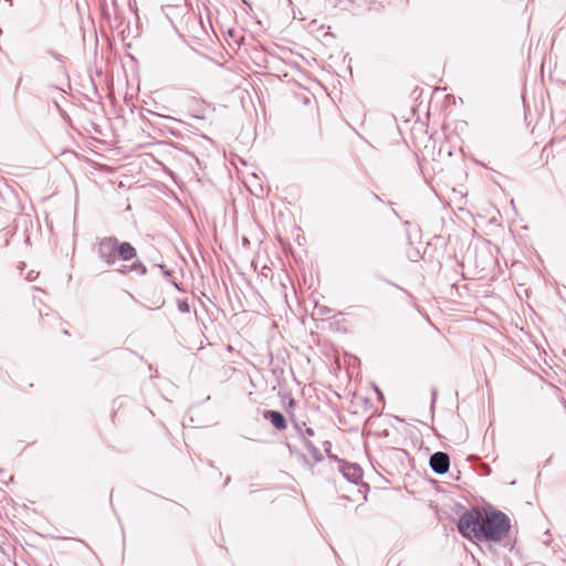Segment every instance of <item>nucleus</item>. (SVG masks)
Masks as SVG:
<instances>
[{"label":"nucleus","instance_id":"1","mask_svg":"<svg viewBox=\"0 0 566 566\" xmlns=\"http://www.w3.org/2000/svg\"><path fill=\"white\" fill-rule=\"evenodd\" d=\"M510 528L507 515L496 510L482 514L479 510L472 509L464 512L458 522V530L464 537L485 542L503 541Z\"/></svg>","mask_w":566,"mask_h":566},{"label":"nucleus","instance_id":"2","mask_svg":"<svg viewBox=\"0 0 566 566\" xmlns=\"http://www.w3.org/2000/svg\"><path fill=\"white\" fill-rule=\"evenodd\" d=\"M97 255L108 265L116 263L117 259L123 261L133 260L136 256V249L128 242L119 243L116 238H103L97 244Z\"/></svg>","mask_w":566,"mask_h":566},{"label":"nucleus","instance_id":"3","mask_svg":"<svg viewBox=\"0 0 566 566\" xmlns=\"http://www.w3.org/2000/svg\"><path fill=\"white\" fill-rule=\"evenodd\" d=\"M431 470L437 474H444L450 468V458L446 452H434L429 460Z\"/></svg>","mask_w":566,"mask_h":566},{"label":"nucleus","instance_id":"4","mask_svg":"<svg viewBox=\"0 0 566 566\" xmlns=\"http://www.w3.org/2000/svg\"><path fill=\"white\" fill-rule=\"evenodd\" d=\"M263 417L264 419L269 420L275 429H286V420L280 411L265 410L263 412Z\"/></svg>","mask_w":566,"mask_h":566},{"label":"nucleus","instance_id":"5","mask_svg":"<svg viewBox=\"0 0 566 566\" xmlns=\"http://www.w3.org/2000/svg\"><path fill=\"white\" fill-rule=\"evenodd\" d=\"M119 272L123 274H126L128 272H135L139 275H144V274H146L147 270H146V266L140 261L137 260L130 265H123L119 269Z\"/></svg>","mask_w":566,"mask_h":566},{"label":"nucleus","instance_id":"6","mask_svg":"<svg viewBox=\"0 0 566 566\" xmlns=\"http://www.w3.org/2000/svg\"><path fill=\"white\" fill-rule=\"evenodd\" d=\"M344 475L355 482L360 476V469L357 465H350L344 471Z\"/></svg>","mask_w":566,"mask_h":566},{"label":"nucleus","instance_id":"7","mask_svg":"<svg viewBox=\"0 0 566 566\" xmlns=\"http://www.w3.org/2000/svg\"><path fill=\"white\" fill-rule=\"evenodd\" d=\"M305 447L306 449L312 453V455L315 458V459H318L321 457V453H319V450L314 446L313 442H311L310 440L305 439Z\"/></svg>","mask_w":566,"mask_h":566},{"label":"nucleus","instance_id":"8","mask_svg":"<svg viewBox=\"0 0 566 566\" xmlns=\"http://www.w3.org/2000/svg\"><path fill=\"white\" fill-rule=\"evenodd\" d=\"M178 308L182 313H188L189 312V305H188L187 302H179Z\"/></svg>","mask_w":566,"mask_h":566},{"label":"nucleus","instance_id":"9","mask_svg":"<svg viewBox=\"0 0 566 566\" xmlns=\"http://www.w3.org/2000/svg\"><path fill=\"white\" fill-rule=\"evenodd\" d=\"M305 434H306L307 437H313V436H314V430H313L312 428H306V430H305Z\"/></svg>","mask_w":566,"mask_h":566}]
</instances>
